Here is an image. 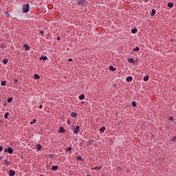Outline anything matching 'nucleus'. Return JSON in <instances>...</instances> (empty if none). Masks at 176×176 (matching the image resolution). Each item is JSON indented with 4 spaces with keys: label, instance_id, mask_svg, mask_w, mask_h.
<instances>
[{
    "label": "nucleus",
    "instance_id": "nucleus-1",
    "mask_svg": "<svg viewBox=\"0 0 176 176\" xmlns=\"http://www.w3.org/2000/svg\"><path fill=\"white\" fill-rule=\"evenodd\" d=\"M30 6L29 3L22 6V13H28L30 11Z\"/></svg>",
    "mask_w": 176,
    "mask_h": 176
},
{
    "label": "nucleus",
    "instance_id": "nucleus-2",
    "mask_svg": "<svg viewBox=\"0 0 176 176\" xmlns=\"http://www.w3.org/2000/svg\"><path fill=\"white\" fill-rule=\"evenodd\" d=\"M85 4H86V0H78L76 3L77 6H83Z\"/></svg>",
    "mask_w": 176,
    "mask_h": 176
},
{
    "label": "nucleus",
    "instance_id": "nucleus-3",
    "mask_svg": "<svg viewBox=\"0 0 176 176\" xmlns=\"http://www.w3.org/2000/svg\"><path fill=\"white\" fill-rule=\"evenodd\" d=\"M94 140L90 138L89 140H88V142L85 143V144L87 146H90L91 144H94Z\"/></svg>",
    "mask_w": 176,
    "mask_h": 176
},
{
    "label": "nucleus",
    "instance_id": "nucleus-4",
    "mask_svg": "<svg viewBox=\"0 0 176 176\" xmlns=\"http://www.w3.org/2000/svg\"><path fill=\"white\" fill-rule=\"evenodd\" d=\"M23 49H24L26 52L30 50V46L27 44L23 45Z\"/></svg>",
    "mask_w": 176,
    "mask_h": 176
},
{
    "label": "nucleus",
    "instance_id": "nucleus-5",
    "mask_svg": "<svg viewBox=\"0 0 176 176\" xmlns=\"http://www.w3.org/2000/svg\"><path fill=\"white\" fill-rule=\"evenodd\" d=\"M16 174L15 171L10 170V171H8V176H14Z\"/></svg>",
    "mask_w": 176,
    "mask_h": 176
},
{
    "label": "nucleus",
    "instance_id": "nucleus-6",
    "mask_svg": "<svg viewBox=\"0 0 176 176\" xmlns=\"http://www.w3.org/2000/svg\"><path fill=\"white\" fill-rule=\"evenodd\" d=\"M58 133H65V129H64V127L63 126L59 127Z\"/></svg>",
    "mask_w": 176,
    "mask_h": 176
},
{
    "label": "nucleus",
    "instance_id": "nucleus-7",
    "mask_svg": "<svg viewBox=\"0 0 176 176\" xmlns=\"http://www.w3.org/2000/svg\"><path fill=\"white\" fill-rule=\"evenodd\" d=\"M35 148H36V149L37 151H41L42 146H41V145L40 144H37L36 145Z\"/></svg>",
    "mask_w": 176,
    "mask_h": 176
},
{
    "label": "nucleus",
    "instance_id": "nucleus-8",
    "mask_svg": "<svg viewBox=\"0 0 176 176\" xmlns=\"http://www.w3.org/2000/svg\"><path fill=\"white\" fill-rule=\"evenodd\" d=\"M80 131V126H77L76 128L74 129V133L77 134Z\"/></svg>",
    "mask_w": 176,
    "mask_h": 176
},
{
    "label": "nucleus",
    "instance_id": "nucleus-9",
    "mask_svg": "<svg viewBox=\"0 0 176 176\" xmlns=\"http://www.w3.org/2000/svg\"><path fill=\"white\" fill-rule=\"evenodd\" d=\"M76 115H77V113H76V112L72 111V112L71 113L70 116H71L72 118H75L76 117Z\"/></svg>",
    "mask_w": 176,
    "mask_h": 176
},
{
    "label": "nucleus",
    "instance_id": "nucleus-10",
    "mask_svg": "<svg viewBox=\"0 0 176 176\" xmlns=\"http://www.w3.org/2000/svg\"><path fill=\"white\" fill-rule=\"evenodd\" d=\"M58 168V166H52L51 169L52 170L57 171Z\"/></svg>",
    "mask_w": 176,
    "mask_h": 176
},
{
    "label": "nucleus",
    "instance_id": "nucleus-11",
    "mask_svg": "<svg viewBox=\"0 0 176 176\" xmlns=\"http://www.w3.org/2000/svg\"><path fill=\"white\" fill-rule=\"evenodd\" d=\"M128 62L130 63H133L134 64L135 63V60L133 58H129L128 59Z\"/></svg>",
    "mask_w": 176,
    "mask_h": 176
},
{
    "label": "nucleus",
    "instance_id": "nucleus-12",
    "mask_svg": "<svg viewBox=\"0 0 176 176\" xmlns=\"http://www.w3.org/2000/svg\"><path fill=\"white\" fill-rule=\"evenodd\" d=\"M109 69L111 72H115L116 70V68L113 67L112 65H110L109 67Z\"/></svg>",
    "mask_w": 176,
    "mask_h": 176
},
{
    "label": "nucleus",
    "instance_id": "nucleus-13",
    "mask_svg": "<svg viewBox=\"0 0 176 176\" xmlns=\"http://www.w3.org/2000/svg\"><path fill=\"white\" fill-rule=\"evenodd\" d=\"M78 98H79V100H83L85 99V95L84 94L80 95Z\"/></svg>",
    "mask_w": 176,
    "mask_h": 176
},
{
    "label": "nucleus",
    "instance_id": "nucleus-14",
    "mask_svg": "<svg viewBox=\"0 0 176 176\" xmlns=\"http://www.w3.org/2000/svg\"><path fill=\"white\" fill-rule=\"evenodd\" d=\"M8 153H10V154L13 153V149L11 148L10 147H8Z\"/></svg>",
    "mask_w": 176,
    "mask_h": 176
},
{
    "label": "nucleus",
    "instance_id": "nucleus-15",
    "mask_svg": "<svg viewBox=\"0 0 176 176\" xmlns=\"http://www.w3.org/2000/svg\"><path fill=\"white\" fill-rule=\"evenodd\" d=\"M40 60H43V61H45L47 60V56H41L40 58Z\"/></svg>",
    "mask_w": 176,
    "mask_h": 176
},
{
    "label": "nucleus",
    "instance_id": "nucleus-16",
    "mask_svg": "<svg viewBox=\"0 0 176 176\" xmlns=\"http://www.w3.org/2000/svg\"><path fill=\"white\" fill-rule=\"evenodd\" d=\"M6 85H7V82L6 81H1V86H3V87H5V86H6Z\"/></svg>",
    "mask_w": 176,
    "mask_h": 176
},
{
    "label": "nucleus",
    "instance_id": "nucleus-17",
    "mask_svg": "<svg viewBox=\"0 0 176 176\" xmlns=\"http://www.w3.org/2000/svg\"><path fill=\"white\" fill-rule=\"evenodd\" d=\"M167 6H168V8H173V6H174V4L172 3H168L167 4Z\"/></svg>",
    "mask_w": 176,
    "mask_h": 176
},
{
    "label": "nucleus",
    "instance_id": "nucleus-18",
    "mask_svg": "<svg viewBox=\"0 0 176 176\" xmlns=\"http://www.w3.org/2000/svg\"><path fill=\"white\" fill-rule=\"evenodd\" d=\"M131 80H133V77L132 76H129V77L126 78V81L131 82Z\"/></svg>",
    "mask_w": 176,
    "mask_h": 176
},
{
    "label": "nucleus",
    "instance_id": "nucleus-19",
    "mask_svg": "<svg viewBox=\"0 0 176 176\" xmlns=\"http://www.w3.org/2000/svg\"><path fill=\"white\" fill-rule=\"evenodd\" d=\"M99 131H100V132H101V133H104V131H105V127L103 126V127L100 128Z\"/></svg>",
    "mask_w": 176,
    "mask_h": 176
},
{
    "label": "nucleus",
    "instance_id": "nucleus-20",
    "mask_svg": "<svg viewBox=\"0 0 176 176\" xmlns=\"http://www.w3.org/2000/svg\"><path fill=\"white\" fill-rule=\"evenodd\" d=\"M155 14V10L152 9V12L151 13V16H154Z\"/></svg>",
    "mask_w": 176,
    "mask_h": 176
},
{
    "label": "nucleus",
    "instance_id": "nucleus-21",
    "mask_svg": "<svg viewBox=\"0 0 176 176\" xmlns=\"http://www.w3.org/2000/svg\"><path fill=\"white\" fill-rule=\"evenodd\" d=\"M34 80L40 79V76L38 74H34Z\"/></svg>",
    "mask_w": 176,
    "mask_h": 176
},
{
    "label": "nucleus",
    "instance_id": "nucleus-22",
    "mask_svg": "<svg viewBox=\"0 0 176 176\" xmlns=\"http://www.w3.org/2000/svg\"><path fill=\"white\" fill-rule=\"evenodd\" d=\"M131 32H132L133 34H137L138 30L135 29V28H134V29H133V30H131Z\"/></svg>",
    "mask_w": 176,
    "mask_h": 176
},
{
    "label": "nucleus",
    "instance_id": "nucleus-23",
    "mask_svg": "<svg viewBox=\"0 0 176 176\" xmlns=\"http://www.w3.org/2000/svg\"><path fill=\"white\" fill-rule=\"evenodd\" d=\"M9 113L8 112H6V113H5V115H4V118L5 119H8V116H9Z\"/></svg>",
    "mask_w": 176,
    "mask_h": 176
},
{
    "label": "nucleus",
    "instance_id": "nucleus-24",
    "mask_svg": "<svg viewBox=\"0 0 176 176\" xmlns=\"http://www.w3.org/2000/svg\"><path fill=\"white\" fill-rule=\"evenodd\" d=\"M140 51V47H136L135 48H134L133 50V52H139Z\"/></svg>",
    "mask_w": 176,
    "mask_h": 176
},
{
    "label": "nucleus",
    "instance_id": "nucleus-25",
    "mask_svg": "<svg viewBox=\"0 0 176 176\" xmlns=\"http://www.w3.org/2000/svg\"><path fill=\"white\" fill-rule=\"evenodd\" d=\"M148 78H149L148 76H144V81L146 82L147 80H148Z\"/></svg>",
    "mask_w": 176,
    "mask_h": 176
},
{
    "label": "nucleus",
    "instance_id": "nucleus-26",
    "mask_svg": "<svg viewBox=\"0 0 176 176\" xmlns=\"http://www.w3.org/2000/svg\"><path fill=\"white\" fill-rule=\"evenodd\" d=\"M36 122V119H34L32 120V122H30V124H35Z\"/></svg>",
    "mask_w": 176,
    "mask_h": 176
},
{
    "label": "nucleus",
    "instance_id": "nucleus-27",
    "mask_svg": "<svg viewBox=\"0 0 176 176\" xmlns=\"http://www.w3.org/2000/svg\"><path fill=\"white\" fill-rule=\"evenodd\" d=\"M12 101V97H10V98H8V103H10Z\"/></svg>",
    "mask_w": 176,
    "mask_h": 176
},
{
    "label": "nucleus",
    "instance_id": "nucleus-28",
    "mask_svg": "<svg viewBox=\"0 0 176 176\" xmlns=\"http://www.w3.org/2000/svg\"><path fill=\"white\" fill-rule=\"evenodd\" d=\"M8 63V60L7 58H6L4 60H3V64L4 65H7Z\"/></svg>",
    "mask_w": 176,
    "mask_h": 176
},
{
    "label": "nucleus",
    "instance_id": "nucleus-29",
    "mask_svg": "<svg viewBox=\"0 0 176 176\" xmlns=\"http://www.w3.org/2000/svg\"><path fill=\"white\" fill-rule=\"evenodd\" d=\"M4 162H5V164H6V166L8 165V164H10V162L8 161L7 160H5Z\"/></svg>",
    "mask_w": 176,
    "mask_h": 176
},
{
    "label": "nucleus",
    "instance_id": "nucleus-30",
    "mask_svg": "<svg viewBox=\"0 0 176 176\" xmlns=\"http://www.w3.org/2000/svg\"><path fill=\"white\" fill-rule=\"evenodd\" d=\"M132 107H137V103H135V102H133Z\"/></svg>",
    "mask_w": 176,
    "mask_h": 176
},
{
    "label": "nucleus",
    "instance_id": "nucleus-31",
    "mask_svg": "<svg viewBox=\"0 0 176 176\" xmlns=\"http://www.w3.org/2000/svg\"><path fill=\"white\" fill-rule=\"evenodd\" d=\"M69 151V152H71L72 151V148L71 147H68L67 148H66V151Z\"/></svg>",
    "mask_w": 176,
    "mask_h": 176
},
{
    "label": "nucleus",
    "instance_id": "nucleus-32",
    "mask_svg": "<svg viewBox=\"0 0 176 176\" xmlns=\"http://www.w3.org/2000/svg\"><path fill=\"white\" fill-rule=\"evenodd\" d=\"M172 141H173V142H176V136H174V137L172 138Z\"/></svg>",
    "mask_w": 176,
    "mask_h": 176
},
{
    "label": "nucleus",
    "instance_id": "nucleus-33",
    "mask_svg": "<svg viewBox=\"0 0 176 176\" xmlns=\"http://www.w3.org/2000/svg\"><path fill=\"white\" fill-rule=\"evenodd\" d=\"M101 169V168H100V167H95V168H94V170H100Z\"/></svg>",
    "mask_w": 176,
    "mask_h": 176
},
{
    "label": "nucleus",
    "instance_id": "nucleus-34",
    "mask_svg": "<svg viewBox=\"0 0 176 176\" xmlns=\"http://www.w3.org/2000/svg\"><path fill=\"white\" fill-rule=\"evenodd\" d=\"M169 120H172V121H173L174 120V118H173V117H169Z\"/></svg>",
    "mask_w": 176,
    "mask_h": 176
},
{
    "label": "nucleus",
    "instance_id": "nucleus-35",
    "mask_svg": "<svg viewBox=\"0 0 176 176\" xmlns=\"http://www.w3.org/2000/svg\"><path fill=\"white\" fill-rule=\"evenodd\" d=\"M43 107V106L42 104H40L39 107H38V108H39L40 109H41Z\"/></svg>",
    "mask_w": 176,
    "mask_h": 176
},
{
    "label": "nucleus",
    "instance_id": "nucleus-36",
    "mask_svg": "<svg viewBox=\"0 0 176 176\" xmlns=\"http://www.w3.org/2000/svg\"><path fill=\"white\" fill-rule=\"evenodd\" d=\"M2 151H3V147L0 146V152H1Z\"/></svg>",
    "mask_w": 176,
    "mask_h": 176
},
{
    "label": "nucleus",
    "instance_id": "nucleus-37",
    "mask_svg": "<svg viewBox=\"0 0 176 176\" xmlns=\"http://www.w3.org/2000/svg\"><path fill=\"white\" fill-rule=\"evenodd\" d=\"M14 83H16L18 82V80L17 79H14Z\"/></svg>",
    "mask_w": 176,
    "mask_h": 176
},
{
    "label": "nucleus",
    "instance_id": "nucleus-38",
    "mask_svg": "<svg viewBox=\"0 0 176 176\" xmlns=\"http://www.w3.org/2000/svg\"><path fill=\"white\" fill-rule=\"evenodd\" d=\"M68 61H73V59L72 58H69Z\"/></svg>",
    "mask_w": 176,
    "mask_h": 176
},
{
    "label": "nucleus",
    "instance_id": "nucleus-39",
    "mask_svg": "<svg viewBox=\"0 0 176 176\" xmlns=\"http://www.w3.org/2000/svg\"><path fill=\"white\" fill-rule=\"evenodd\" d=\"M4 152H5V153H7V152H8V149H7V148H5V149H4Z\"/></svg>",
    "mask_w": 176,
    "mask_h": 176
},
{
    "label": "nucleus",
    "instance_id": "nucleus-40",
    "mask_svg": "<svg viewBox=\"0 0 176 176\" xmlns=\"http://www.w3.org/2000/svg\"><path fill=\"white\" fill-rule=\"evenodd\" d=\"M77 159H78V160H81V157H80V156H78V157H77Z\"/></svg>",
    "mask_w": 176,
    "mask_h": 176
},
{
    "label": "nucleus",
    "instance_id": "nucleus-41",
    "mask_svg": "<svg viewBox=\"0 0 176 176\" xmlns=\"http://www.w3.org/2000/svg\"><path fill=\"white\" fill-rule=\"evenodd\" d=\"M40 34H44V32L41 31V32H40Z\"/></svg>",
    "mask_w": 176,
    "mask_h": 176
},
{
    "label": "nucleus",
    "instance_id": "nucleus-42",
    "mask_svg": "<svg viewBox=\"0 0 176 176\" xmlns=\"http://www.w3.org/2000/svg\"><path fill=\"white\" fill-rule=\"evenodd\" d=\"M60 37H57V41H60Z\"/></svg>",
    "mask_w": 176,
    "mask_h": 176
},
{
    "label": "nucleus",
    "instance_id": "nucleus-43",
    "mask_svg": "<svg viewBox=\"0 0 176 176\" xmlns=\"http://www.w3.org/2000/svg\"><path fill=\"white\" fill-rule=\"evenodd\" d=\"M144 2H148V0H144Z\"/></svg>",
    "mask_w": 176,
    "mask_h": 176
},
{
    "label": "nucleus",
    "instance_id": "nucleus-44",
    "mask_svg": "<svg viewBox=\"0 0 176 176\" xmlns=\"http://www.w3.org/2000/svg\"><path fill=\"white\" fill-rule=\"evenodd\" d=\"M21 159H23V156H21Z\"/></svg>",
    "mask_w": 176,
    "mask_h": 176
}]
</instances>
